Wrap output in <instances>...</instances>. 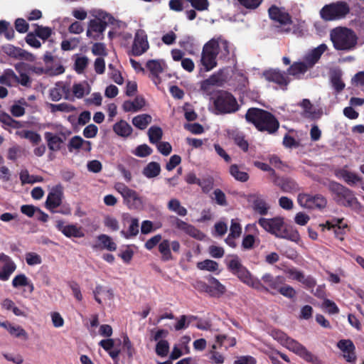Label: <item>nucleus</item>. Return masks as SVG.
Listing matches in <instances>:
<instances>
[{
    "instance_id": "obj_1",
    "label": "nucleus",
    "mask_w": 364,
    "mask_h": 364,
    "mask_svg": "<svg viewBox=\"0 0 364 364\" xmlns=\"http://www.w3.org/2000/svg\"><path fill=\"white\" fill-rule=\"evenodd\" d=\"M245 119L252 124L255 128L262 132L269 134H275L279 128V122L271 112L256 107L247 109L245 114Z\"/></svg>"
},
{
    "instance_id": "obj_2",
    "label": "nucleus",
    "mask_w": 364,
    "mask_h": 364,
    "mask_svg": "<svg viewBox=\"0 0 364 364\" xmlns=\"http://www.w3.org/2000/svg\"><path fill=\"white\" fill-rule=\"evenodd\" d=\"M328 190L337 205L353 210H359L361 208V204L355 197L354 192L341 183L331 181L328 184Z\"/></svg>"
},
{
    "instance_id": "obj_3",
    "label": "nucleus",
    "mask_w": 364,
    "mask_h": 364,
    "mask_svg": "<svg viewBox=\"0 0 364 364\" xmlns=\"http://www.w3.org/2000/svg\"><path fill=\"white\" fill-rule=\"evenodd\" d=\"M116 19L109 14L100 11L95 18L91 19L87 26V36L98 41L105 38L104 33L108 25H115Z\"/></svg>"
},
{
    "instance_id": "obj_4",
    "label": "nucleus",
    "mask_w": 364,
    "mask_h": 364,
    "mask_svg": "<svg viewBox=\"0 0 364 364\" xmlns=\"http://www.w3.org/2000/svg\"><path fill=\"white\" fill-rule=\"evenodd\" d=\"M331 41L337 50H350L357 44L358 37L355 32L346 27H338L330 33Z\"/></svg>"
},
{
    "instance_id": "obj_5",
    "label": "nucleus",
    "mask_w": 364,
    "mask_h": 364,
    "mask_svg": "<svg viewBox=\"0 0 364 364\" xmlns=\"http://www.w3.org/2000/svg\"><path fill=\"white\" fill-rule=\"evenodd\" d=\"M258 224L266 231L274 235L277 237L295 240L299 237L297 231L289 233L287 230L284 228V220L280 217L270 219L261 218L258 220Z\"/></svg>"
},
{
    "instance_id": "obj_6",
    "label": "nucleus",
    "mask_w": 364,
    "mask_h": 364,
    "mask_svg": "<svg viewBox=\"0 0 364 364\" xmlns=\"http://www.w3.org/2000/svg\"><path fill=\"white\" fill-rule=\"evenodd\" d=\"M213 105L217 114H232L240 109L236 98L227 91H218L213 100Z\"/></svg>"
},
{
    "instance_id": "obj_7",
    "label": "nucleus",
    "mask_w": 364,
    "mask_h": 364,
    "mask_svg": "<svg viewBox=\"0 0 364 364\" xmlns=\"http://www.w3.org/2000/svg\"><path fill=\"white\" fill-rule=\"evenodd\" d=\"M350 12V7L345 1H337L325 5L320 11L321 17L325 21L341 19Z\"/></svg>"
},
{
    "instance_id": "obj_8",
    "label": "nucleus",
    "mask_w": 364,
    "mask_h": 364,
    "mask_svg": "<svg viewBox=\"0 0 364 364\" xmlns=\"http://www.w3.org/2000/svg\"><path fill=\"white\" fill-rule=\"evenodd\" d=\"M114 189L120 193L123 198V203L129 209H139L143 205L142 198L139 193L124 183H116Z\"/></svg>"
},
{
    "instance_id": "obj_9",
    "label": "nucleus",
    "mask_w": 364,
    "mask_h": 364,
    "mask_svg": "<svg viewBox=\"0 0 364 364\" xmlns=\"http://www.w3.org/2000/svg\"><path fill=\"white\" fill-rule=\"evenodd\" d=\"M298 203L307 209L322 210L326 207L327 200L321 194L311 195L308 193H299L298 195Z\"/></svg>"
},
{
    "instance_id": "obj_10",
    "label": "nucleus",
    "mask_w": 364,
    "mask_h": 364,
    "mask_svg": "<svg viewBox=\"0 0 364 364\" xmlns=\"http://www.w3.org/2000/svg\"><path fill=\"white\" fill-rule=\"evenodd\" d=\"M286 342L288 349L298 355L306 362L311 364H323L322 361L317 356L309 351L305 346L298 341L289 338L287 339Z\"/></svg>"
},
{
    "instance_id": "obj_11",
    "label": "nucleus",
    "mask_w": 364,
    "mask_h": 364,
    "mask_svg": "<svg viewBox=\"0 0 364 364\" xmlns=\"http://www.w3.org/2000/svg\"><path fill=\"white\" fill-rule=\"evenodd\" d=\"M228 269L242 282L246 284L252 276L250 271L242 265L238 256L235 255L227 263Z\"/></svg>"
},
{
    "instance_id": "obj_12",
    "label": "nucleus",
    "mask_w": 364,
    "mask_h": 364,
    "mask_svg": "<svg viewBox=\"0 0 364 364\" xmlns=\"http://www.w3.org/2000/svg\"><path fill=\"white\" fill-rule=\"evenodd\" d=\"M263 76L266 80L278 85L284 90H287V86L291 80L286 72L279 69L265 70L263 73Z\"/></svg>"
},
{
    "instance_id": "obj_13",
    "label": "nucleus",
    "mask_w": 364,
    "mask_h": 364,
    "mask_svg": "<svg viewBox=\"0 0 364 364\" xmlns=\"http://www.w3.org/2000/svg\"><path fill=\"white\" fill-rule=\"evenodd\" d=\"M215 43L213 41L206 43L203 46L200 63L204 67L205 71H210L215 68L218 65L217 57L218 55L214 52Z\"/></svg>"
},
{
    "instance_id": "obj_14",
    "label": "nucleus",
    "mask_w": 364,
    "mask_h": 364,
    "mask_svg": "<svg viewBox=\"0 0 364 364\" xmlns=\"http://www.w3.org/2000/svg\"><path fill=\"white\" fill-rule=\"evenodd\" d=\"M149 48V44L147 39V35L143 30H138L134 35V41L132 46V55L139 56L144 54Z\"/></svg>"
},
{
    "instance_id": "obj_15",
    "label": "nucleus",
    "mask_w": 364,
    "mask_h": 364,
    "mask_svg": "<svg viewBox=\"0 0 364 364\" xmlns=\"http://www.w3.org/2000/svg\"><path fill=\"white\" fill-rule=\"evenodd\" d=\"M212 41L215 43L214 52L218 56L219 59L224 60H229L230 54V42L222 36L213 37L207 43H210Z\"/></svg>"
},
{
    "instance_id": "obj_16",
    "label": "nucleus",
    "mask_w": 364,
    "mask_h": 364,
    "mask_svg": "<svg viewBox=\"0 0 364 364\" xmlns=\"http://www.w3.org/2000/svg\"><path fill=\"white\" fill-rule=\"evenodd\" d=\"M63 193L61 186H56L49 192L46 201V208L54 212V209L62 203Z\"/></svg>"
},
{
    "instance_id": "obj_17",
    "label": "nucleus",
    "mask_w": 364,
    "mask_h": 364,
    "mask_svg": "<svg viewBox=\"0 0 364 364\" xmlns=\"http://www.w3.org/2000/svg\"><path fill=\"white\" fill-rule=\"evenodd\" d=\"M268 14L270 19L278 22L283 26L291 25L292 23L291 16L289 13L283 11L278 6L272 5L268 9Z\"/></svg>"
},
{
    "instance_id": "obj_18",
    "label": "nucleus",
    "mask_w": 364,
    "mask_h": 364,
    "mask_svg": "<svg viewBox=\"0 0 364 364\" xmlns=\"http://www.w3.org/2000/svg\"><path fill=\"white\" fill-rule=\"evenodd\" d=\"M328 49L325 43H321L316 48L310 50L304 58V63L309 69L312 68L320 60L321 55Z\"/></svg>"
},
{
    "instance_id": "obj_19",
    "label": "nucleus",
    "mask_w": 364,
    "mask_h": 364,
    "mask_svg": "<svg viewBox=\"0 0 364 364\" xmlns=\"http://www.w3.org/2000/svg\"><path fill=\"white\" fill-rule=\"evenodd\" d=\"M272 182L284 193H293L299 190L298 183L289 177H277Z\"/></svg>"
},
{
    "instance_id": "obj_20",
    "label": "nucleus",
    "mask_w": 364,
    "mask_h": 364,
    "mask_svg": "<svg viewBox=\"0 0 364 364\" xmlns=\"http://www.w3.org/2000/svg\"><path fill=\"white\" fill-rule=\"evenodd\" d=\"M338 348L343 352L344 358L347 362L355 363L356 360V355L355 353V346L352 341L349 339H343L338 342Z\"/></svg>"
},
{
    "instance_id": "obj_21",
    "label": "nucleus",
    "mask_w": 364,
    "mask_h": 364,
    "mask_svg": "<svg viewBox=\"0 0 364 364\" xmlns=\"http://www.w3.org/2000/svg\"><path fill=\"white\" fill-rule=\"evenodd\" d=\"M0 262H4L0 272V280L7 281L11 274L16 270V265L9 256L3 252L0 254Z\"/></svg>"
},
{
    "instance_id": "obj_22",
    "label": "nucleus",
    "mask_w": 364,
    "mask_h": 364,
    "mask_svg": "<svg viewBox=\"0 0 364 364\" xmlns=\"http://www.w3.org/2000/svg\"><path fill=\"white\" fill-rule=\"evenodd\" d=\"M56 228L67 237H84L81 228L75 225H65L63 221L59 220L57 222Z\"/></svg>"
},
{
    "instance_id": "obj_23",
    "label": "nucleus",
    "mask_w": 364,
    "mask_h": 364,
    "mask_svg": "<svg viewBox=\"0 0 364 364\" xmlns=\"http://www.w3.org/2000/svg\"><path fill=\"white\" fill-rule=\"evenodd\" d=\"M209 288V295L212 297L219 298L226 291L225 287L219 280L213 276L207 277Z\"/></svg>"
},
{
    "instance_id": "obj_24",
    "label": "nucleus",
    "mask_w": 364,
    "mask_h": 364,
    "mask_svg": "<svg viewBox=\"0 0 364 364\" xmlns=\"http://www.w3.org/2000/svg\"><path fill=\"white\" fill-rule=\"evenodd\" d=\"M146 68L149 70V77L156 85L161 82L159 74L163 72L161 63L157 60H149L146 63Z\"/></svg>"
},
{
    "instance_id": "obj_25",
    "label": "nucleus",
    "mask_w": 364,
    "mask_h": 364,
    "mask_svg": "<svg viewBox=\"0 0 364 364\" xmlns=\"http://www.w3.org/2000/svg\"><path fill=\"white\" fill-rule=\"evenodd\" d=\"M230 139L233 140L234 143L244 152H247L249 149V143L245 139V134L237 129L230 130L228 132Z\"/></svg>"
},
{
    "instance_id": "obj_26",
    "label": "nucleus",
    "mask_w": 364,
    "mask_h": 364,
    "mask_svg": "<svg viewBox=\"0 0 364 364\" xmlns=\"http://www.w3.org/2000/svg\"><path fill=\"white\" fill-rule=\"evenodd\" d=\"M309 70L304 61L294 62L287 70V75L293 76L295 79L299 80Z\"/></svg>"
},
{
    "instance_id": "obj_27",
    "label": "nucleus",
    "mask_w": 364,
    "mask_h": 364,
    "mask_svg": "<svg viewBox=\"0 0 364 364\" xmlns=\"http://www.w3.org/2000/svg\"><path fill=\"white\" fill-rule=\"evenodd\" d=\"M48 149L52 151H58L61 149L63 139L52 132H46L44 134Z\"/></svg>"
},
{
    "instance_id": "obj_28",
    "label": "nucleus",
    "mask_w": 364,
    "mask_h": 364,
    "mask_svg": "<svg viewBox=\"0 0 364 364\" xmlns=\"http://www.w3.org/2000/svg\"><path fill=\"white\" fill-rule=\"evenodd\" d=\"M113 131L117 135L127 138L132 134L133 129L125 120L121 119L113 125Z\"/></svg>"
},
{
    "instance_id": "obj_29",
    "label": "nucleus",
    "mask_w": 364,
    "mask_h": 364,
    "mask_svg": "<svg viewBox=\"0 0 364 364\" xmlns=\"http://www.w3.org/2000/svg\"><path fill=\"white\" fill-rule=\"evenodd\" d=\"M337 176L342 178L344 181L352 186L358 183H361L363 178L361 176L354 172L349 171L346 169H340L337 173Z\"/></svg>"
},
{
    "instance_id": "obj_30",
    "label": "nucleus",
    "mask_w": 364,
    "mask_h": 364,
    "mask_svg": "<svg viewBox=\"0 0 364 364\" xmlns=\"http://www.w3.org/2000/svg\"><path fill=\"white\" fill-rule=\"evenodd\" d=\"M145 105V100L144 97L137 96L133 101L127 100L122 105V108L124 112H136L142 109Z\"/></svg>"
},
{
    "instance_id": "obj_31",
    "label": "nucleus",
    "mask_w": 364,
    "mask_h": 364,
    "mask_svg": "<svg viewBox=\"0 0 364 364\" xmlns=\"http://www.w3.org/2000/svg\"><path fill=\"white\" fill-rule=\"evenodd\" d=\"M0 326L5 328L11 336L16 338H23L24 340L28 338V333L20 326H14L8 321L0 323Z\"/></svg>"
},
{
    "instance_id": "obj_32",
    "label": "nucleus",
    "mask_w": 364,
    "mask_h": 364,
    "mask_svg": "<svg viewBox=\"0 0 364 364\" xmlns=\"http://www.w3.org/2000/svg\"><path fill=\"white\" fill-rule=\"evenodd\" d=\"M263 282L268 285V287L274 290L278 289L279 286L282 285L284 282V278L281 276L274 277L269 273H266L262 277Z\"/></svg>"
},
{
    "instance_id": "obj_33",
    "label": "nucleus",
    "mask_w": 364,
    "mask_h": 364,
    "mask_svg": "<svg viewBox=\"0 0 364 364\" xmlns=\"http://www.w3.org/2000/svg\"><path fill=\"white\" fill-rule=\"evenodd\" d=\"M159 252L161 255V260L167 262L173 259V257L171 251V244L168 240H163L159 244Z\"/></svg>"
},
{
    "instance_id": "obj_34",
    "label": "nucleus",
    "mask_w": 364,
    "mask_h": 364,
    "mask_svg": "<svg viewBox=\"0 0 364 364\" xmlns=\"http://www.w3.org/2000/svg\"><path fill=\"white\" fill-rule=\"evenodd\" d=\"M161 166L158 162H149L142 171V173L148 178H152L158 176L161 173Z\"/></svg>"
},
{
    "instance_id": "obj_35",
    "label": "nucleus",
    "mask_w": 364,
    "mask_h": 364,
    "mask_svg": "<svg viewBox=\"0 0 364 364\" xmlns=\"http://www.w3.org/2000/svg\"><path fill=\"white\" fill-rule=\"evenodd\" d=\"M251 197L254 198V200L252 202V208L253 210L262 215H265L268 213L269 206L265 202V200L257 196L253 195Z\"/></svg>"
},
{
    "instance_id": "obj_36",
    "label": "nucleus",
    "mask_w": 364,
    "mask_h": 364,
    "mask_svg": "<svg viewBox=\"0 0 364 364\" xmlns=\"http://www.w3.org/2000/svg\"><path fill=\"white\" fill-rule=\"evenodd\" d=\"M139 228V220L136 218H131L128 230H122L120 233L124 238L129 239L138 235Z\"/></svg>"
},
{
    "instance_id": "obj_37",
    "label": "nucleus",
    "mask_w": 364,
    "mask_h": 364,
    "mask_svg": "<svg viewBox=\"0 0 364 364\" xmlns=\"http://www.w3.org/2000/svg\"><path fill=\"white\" fill-rule=\"evenodd\" d=\"M132 122L134 127L144 130L151 122V117L147 114H142L134 117Z\"/></svg>"
},
{
    "instance_id": "obj_38",
    "label": "nucleus",
    "mask_w": 364,
    "mask_h": 364,
    "mask_svg": "<svg viewBox=\"0 0 364 364\" xmlns=\"http://www.w3.org/2000/svg\"><path fill=\"white\" fill-rule=\"evenodd\" d=\"M16 134L21 138L26 139L30 141L33 145L38 144L41 141V135L32 130H23L21 132H16Z\"/></svg>"
},
{
    "instance_id": "obj_39",
    "label": "nucleus",
    "mask_w": 364,
    "mask_h": 364,
    "mask_svg": "<svg viewBox=\"0 0 364 364\" xmlns=\"http://www.w3.org/2000/svg\"><path fill=\"white\" fill-rule=\"evenodd\" d=\"M230 173L236 181L240 182H247L250 178L249 174L245 171H240L237 164H232L230 166Z\"/></svg>"
},
{
    "instance_id": "obj_40",
    "label": "nucleus",
    "mask_w": 364,
    "mask_h": 364,
    "mask_svg": "<svg viewBox=\"0 0 364 364\" xmlns=\"http://www.w3.org/2000/svg\"><path fill=\"white\" fill-rule=\"evenodd\" d=\"M149 139L151 144H157L163 136L162 129L157 126H151L148 129Z\"/></svg>"
},
{
    "instance_id": "obj_41",
    "label": "nucleus",
    "mask_w": 364,
    "mask_h": 364,
    "mask_svg": "<svg viewBox=\"0 0 364 364\" xmlns=\"http://www.w3.org/2000/svg\"><path fill=\"white\" fill-rule=\"evenodd\" d=\"M169 210L175 212L180 216H186L187 215V210L185 207L181 205L180 201L176 198L171 199L167 205Z\"/></svg>"
},
{
    "instance_id": "obj_42",
    "label": "nucleus",
    "mask_w": 364,
    "mask_h": 364,
    "mask_svg": "<svg viewBox=\"0 0 364 364\" xmlns=\"http://www.w3.org/2000/svg\"><path fill=\"white\" fill-rule=\"evenodd\" d=\"M215 341L220 346H225V348L233 347L236 345L235 338L230 337L225 334L217 335Z\"/></svg>"
},
{
    "instance_id": "obj_43",
    "label": "nucleus",
    "mask_w": 364,
    "mask_h": 364,
    "mask_svg": "<svg viewBox=\"0 0 364 364\" xmlns=\"http://www.w3.org/2000/svg\"><path fill=\"white\" fill-rule=\"evenodd\" d=\"M16 69L19 73V76L16 75V78L14 79V82L18 83L25 87H31L32 80L30 76L20 70L18 66H16Z\"/></svg>"
},
{
    "instance_id": "obj_44",
    "label": "nucleus",
    "mask_w": 364,
    "mask_h": 364,
    "mask_svg": "<svg viewBox=\"0 0 364 364\" xmlns=\"http://www.w3.org/2000/svg\"><path fill=\"white\" fill-rule=\"evenodd\" d=\"M218 263L211 259H205L197 263V267L200 270L215 272L218 269Z\"/></svg>"
},
{
    "instance_id": "obj_45",
    "label": "nucleus",
    "mask_w": 364,
    "mask_h": 364,
    "mask_svg": "<svg viewBox=\"0 0 364 364\" xmlns=\"http://www.w3.org/2000/svg\"><path fill=\"white\" fill-rule=\"evenodd\" d=\"M122 350L126 353L128 358L132 360L135 354V349L127 336H124Z\"/></svg>"
},
{
    "instance_id": "obj_46",
    "label": "nucleus",
    "mask_w": 364,
    "mask_h": 364,
    "mask_svg": "<svg viewBox=\"0 0 364 364\" xmlns=\"http://www.w3.org/2000/svg\"><path fill=\"white\" fill-rule=\"evenodd\" d=\"M89 63V59L86 56H77L75 60L74 68L75 70L78 74L84 73L85 70L87 67Z\"/></svg>"
},
{
    "instance_id": "obj_47",
    "label": "nucleus",
    "mask_w": 364,
    "mask_h": 364,
    "mask_svg": "<svg viewBox=\"0 0 364 364\" xmlns=\"http://www.w3.org/2000/svg\"><path fill=\"white\" fill-rule=\"evenodd\" d=\"M97 238L102 243L103 248L109 251H115L117 250V245L112 241L111 237L102 234Z\"/></svg>"
},
{
    "instance_id": "obj_48",
    "label": "nucleus",
    "mask_w": 364,
    "mask_h": 364,
    "mask_svg": "<svg viewBox=\"0 0 364 364\" xmlns=\"http://www.w3.org/2000/svg\"><path fill=\"white\" fill-rule=\"evenodd\" d=\"M153 149L146 144L137 146L135 149L132 151L134 155L141 158L146 157L151 155Z\"/></svg>"
},
{
    "instance_id": "obj_49",
    "label": "nucleus",
    "mask_w": 364,
    "mask_h": 364,
    "mask_svg": "<svg viewBox=\"0 0 364 364\" xmlns=\"http://www.w3.org/2000/svg\"><path fill=\"white\" fill-rule=\"evenodd\" d=\"M16 78V74L11 69H7L4 74L0 76V84L7 86H11L12 82Z\"/></svg>"
},
{
    "instance_id": "obj_50",
    "label": "nucleus",
    "mask_w": 364,
    "mask_h": 364,
    "mask_svg": "<svg viewBox=\"0 0 364 364\" xmlns=\"http://www.w3.org/2000/svg\"><path fill=\"white\" fill-rule=\"evenodd\" d=\"M331 82L336 92H341L345 87V83L341 79V75L336 73L331 77Z\"/></svg>"
},
{
    "instance_id": "obj_51",
    "label": "nucleus",
    "mask_w": 364,
    "mask_h": 364,
    "mask_svg": "<svg viewBox=\"0 0 364 364\" xmlns=\"http://www.w3.org/2000/svg\"><path fill=\"white\" fill-rule=\"evenodd\" d=\"M156 353L161 356L165 357L169 351V343L166 340H160L156 345Z\"/></svg>"
},
{
    "instance_id": "obj_52",
    "label": "nucleus",
    "mask_w": 364,
    "mask_h": 364,
    "mask_svg": "<svg viewBox=\"0 0 364 364\" xmlns=\"http://www.w3.org/2000/svg\"><path fill=\"white\" fill-rule=\"evenodd\" d=\"M35 33L38 38L43 41H46L50 37L52 34V29L48 26L36 25Z\"/></svg>"
},
{
    "instance_id": "obj_53",
    "label": "nucleus",
    "mask_w": 364,
    "mask_h": 364,
    "mask_svg": "<svg viewBox=\"0 0 364 364\" xmlns=\"http://www.w3.org/2000/svg\"><path fill=\"white\" fill-rule=\"evenodd\" d=\"M84 139L80 136L72 137L68 144V149L70 152L74 149L79 150L83 146Z\"/></svg>"
},
{
    "instance_id": "obj_54",
    "label": "nucleus",
    "mask_w": 364,
    "mask_h": 364,
    "mask_svg": "<svg viewBox=\"0 0 364 364\" xmlns=\"http://www.w3.org/2000/svg\"><path fill=\"white\" fill-rule=\"evenodd\" d=\"M50 108L52 112H55L57 111L70 112L75 109V107L73 105L65 102L58 105L50 104Z\"/></svg>"
},
{
    "instance_id": "obj_55",
    "label": "nucleus",
    "mask_w": 364,
    "mask_h": 364,
    "mask_svg": "<svg viewBox=\"0 0 364 364\" xmlns=\"http://www.w3.org/2000/svg\"><path fill=\"white\" fill-rule=\"evenodd\" d=\"M195 10L203 11L208 10L209 2L208 0H186Z\"/></svg>"
},
{
    "instance_id": "obj_56",
    "label": "nucleus",
    "mask_w": 364,
    "mask_h": 364,
    "mask_svg": "<svg viewBox=\"0 0 364 364\" xmlns=\"http://www.w3.org/2000/svg\"><path fill=\"white\" fill-rule=\"evenodd\" d=\"M28 284V279L24 274H17L12 280V286L14 288L26 287Z\"/></svg>"
},
{
    "instance_id": "obj_57",
    "label": "nucleus",
    "mask_w": 364,
    "mask_h": 364,
    "mask_svg": "<svg viewBox=\"0 0 364 364\" xmlns=\"http://www.w3.org/2000/svg\"><path fill=\"white\" fill-rule=\"evenodd\" d=\"M348 230V225L346 223H343V221L342 223L338 224L333 230L335 237L341 241H343L344 240V235Z\"/></svg>"
},
{
    "instance_id": "obj_58",
    "label": "nucleus",
    "mask_w": 364,
    "mask_h": 364,
    "mask_svg": "<svg viewBox=\"0 0 364 364\" xmlns=\"http://www.w3.org/2000/svg\"><path fill=\"white\" fill-rule=\"evenodd\" d=\"M247 285L257 289L259 291H268L269 289L267 287H266L261 282V280L255 278L254 277L251 276L250 279H248V282H246Z\"/></svg>"
},
{
    "instance_id": "obj_59",
    "label": "nucleus",
    "mask_w": 364,
    "mask_h": 364,
    "mask_svg": "<svg viewBox=\"0 0 364 364\" xmlns=\"http://www.w3.org/2000/svg\"><path fill=\"white\" fill-rule=\"evenodd\" d=\"M26 263L30 266L40 264L42 262L41 257L36 252H27L26 254Z\"/></svg>"
},
{
    "instance_id": "obj_60",
    "label": "nucleus",
    "mask_w": 364,
    "mask_h": 364,
    "mask_svg": "<svg viewBox=\"0 0 364 364\" xmlns=\"http://www.w3.org/2000/svg\"><path fill=\"white\" fill-rule=\"evenodd\" d=\"M213 195L214 200L218 205L221 206H226L228 205L226 196L222 190L219 188L215 189L213 191Z\"/></svg>"
},
{
    "instance_id": "obj_61",
    "label": "nucleus",
    "mask_w": 364,
    "mask_h": 364,
    "mask_svg": "<svg viewBox=\"0 0 364 364\" xmlns=\"http://www.w3.org/2000/svg\"><path fill=\"white\" fill-rule=\"evenodd\" d=\"M277 291L279 292L282 295L289 299L294 298L296 294L295 289L289 285L279 286Z\"/></svg>"
},
{
    "instance_id": "obj_62",
    "label": "nucleus",
    "mask_w": 364,
    "mask_h": 364,
    "mask_svg": "<svg viewBox=\"0 0 364 364\" xmlns=\"http://www.w3.org/2000/svg\"><path fill=\"white\" fill-rule=\"evenodd\" d=\"M213 179L210 177L200 180L198 184L204 193H208L213 188Z\"/></svg>"
},
{
    "instance_id": "obj_63",
    "label": "nucleus",
    "mask_w": 364,
    "mask_h": 364,
    "mask_svg": "<svg viewBox=\"0 0 364 364\" xmlns=\"http://www.w3.org/2000/svg\"><path fill=\"white\" fill-rule=\"evenodd\" d=\"M322 307L326 309L330 314H336L339 312V309L335 302L328 299H324Z\"/></svg>"
},
{
    "instance_id": "obj_64",
    "label": "nucleus",
    "mask_w": 364,
    "mask_h": 364,
    "mask_svg": "<svg viewBox=\"0 0 364 364\" xmlns=\"http://www.w3.org/2000/svg\"><path fill=\"white\" fill-rule=\"evenodd\" d=\"M16 30L20 33H26L29 28V25L23 18H18L14 22Z\"/></svg>"
}]
</instances>
